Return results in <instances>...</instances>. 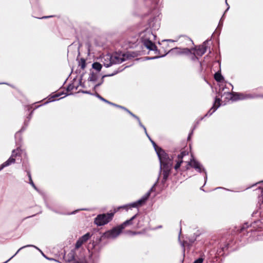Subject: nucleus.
Returning <instances> with one entry per match:
<instances>
[{
	"mask_svg": "<svg viewBox=\"0 0 263 263\" xmlns=\"http://www.w3.org/2000/svg\"><path fill=\"white\" fill-rule=\"evenodd\" d=\"M42 253L43 254V256H45V255H44L42 252Z\"/></svg>",
	"mask_w": 263,
	"mask_h": 263,
	"instance_id": "nucleus-61",
	"label": "nucleus"
},
{
	"mask_svg": "<svg viewBox=\"0 0 263 263\" xmlns=\"http://www.w3.org/2000/svg\"><path fill=\"white\" fill-rule=\"evenodd\" d=\"M226 3L227 5H228L227 0H226Z\"/></svg>",
	"mask_w": 263,
	"mask_h": 263,
	"instance_id": "nucleus-59",
	"label": "nucleus"
},
{
	"mask_svg": "<svg viewBox=\"0 0 263 263\" xmlns=\"http://www.w3.org/2000/svg\"><path fill=\"white\" fill-rule=\"evenodd\" d=\"M109 60V62L108 63H105L104 65L106 67H109L112 64H120L122 63L126 60V55L124 54L122 55L115 54L111 56L107 55L105 60Z\"/></svg>",
	"mask_w": 263,
	"mask_h": 263,
	"instance_id": "nucleus-5",
	"label": "nucleus"
},
{
	"mask_svg": "<svg viewBox=\"0 0 263 263\" xmlns=\"http://www.w3.org/2000/svg\"><path fill=\"white\" fill-rule=\"evenodd\" d=\"M166 54H165L164 55H160V56H155L154 57H146L147 60H154L160 58L164 57Z\"/></svg>",
	"mask_w": 263,
	"mask_h": 263,
	"instance_id": "nucleus-31",
	"label": "nucleus"
},
{
	"mask_svg": "<svg viewBox=\"0 0 263 263\" xmlns=\"http://www.w3.org/2000/svg\"><path fill=\"white\" fill-rule=\"evenodd\" d=\"M146 135L147 136V137L148 138L149 140L151 141V142H152V141H153L151 138V137H149V136L148 135V134L147 133V134H146Z\"/></svg>",
	"mask_w": 263,
	"mask_h": 263,
	"instance_id": "nucleus-46",
	"label": "nucleus"
},
{
	"mask_svg": "<svg viewBox=\"0 0 263 263\" xmlns=\"http://www.w3.org/2000/svg\"><path fill=\"white\" fill-rule=\"evenodd\" d=\"M106 103H107V104H110V105H112V106H114V105H115V103H112V102H109V101H108V100H107V102H106Z\"/></svg>",
	"mask_w": 263,
	"mask_h": 263,
	"instance_id": "nucleus-43",
	"label": "nucleus"
},
{
	"mask_svg": "<svg viewBox=\"0 0 263 263\" xmlns=\"http://www.w3.org/2000/svg\"><path fill=\"white\" fill-rule=\"evenodd\" d=\"M88 80L90 81H92V82L96 81L97 80V74L93 72H90L89 78H88Z\"/></svg>",
	"mask_w": 263,
	"mask_h": 263,
	"instance_id": "nucleus-24",
	"label": "nucleus"
},
{
	"mask_svg": "<svg viewBox=\"0 0 263 263\" xmlns=\"http://www.w3.org/2000/svg\"><path fill=\"white\" fill-rule=\"evenodd\" d=\"M249 227V224L248 223H245L240 229V233H242L245 231L246 228Z\"/></svg>",
	"mask_w": 263,
	"mask_h": 263,
	"instance_id": "nucleus-30",
	"label": "nucleus"
},
{
	"mask_svg": "<svg viewBox=\"0 0 263 263\" xmlns=\"http://www.w3.org/2000/svg\"><path fill=\"white\" fill-rule=\"evenodd\" d=\"M227 5L228 6V8H227V9H226V10L225 11V12H224V13H226V12H227V11L229 9V8H230V7H229V6L228 5H228Z\"/></svg>",
	"mask_w": 263,
	"mask_h": 263,
	"instance_id": "nucleus-52",
	"label": "nucleus"
},
{
	"mask_svg": "<svg viewBox=\"0 0 263 263\" xmlns=\"http://www.w3.org/2000/svg\"><path fill=\"white\" fill-rule=\"evenodd\" d=\"M137 216V214L133 216L131 218H130L128 220H126L123 223H122L121 224H120V227L122 228L123 230L127 226L132 225V221L133 220L136 218Z\"/></svg>",
	"mask_w": 263,
	"mask_h": 263,
	"instance_id": "nucleus-16",
	"label": "nucleus"
},
{
	"mask_svg": "<svg viewBox=\"0 0 263 263\" xmlns=\"http://www.w3.org/2000/svg\"><path fill=\"white\" fill-rule=\"evenodd\" d=\"M228 85H230V86L232 87V85L230 83H229Z\"/></svg>",
	"mask_w": 263,
	"mask_h": 263,
	"instance_id": "nucleus-57",
	"label": "nucleus"
},
{
	"mask_svg": "<svg viewBox=\"0 0 263 263\" xmlns=\"http://www.w3.org/2000/svg\"><path fill=\"white\" fill-rule=\"evenodd\" d=\"M122 230V228L119 225L105 232L102 237L107 239H114L119 235Z\"/></svg>",
	"mask_w": 263,
	"mask_h": 263,
	"instance_id": "nucleus-6",
	"label": "nucleus"
},
{
	"mask_svg": "<svg viewBox=\"0 0 263 263\" xmlns=\"http://www.w3.org/2000/svg\"><path fill=\"white\" fill-rule=\"evenodd\" d=\"M121 70H117L115 71L113 73H112L111 74H106V75H104V76H102L101 82L100 83H98L96 85H95L94 88H96L102 84V83L103 82V78H105L106 77L113 76L116 74L117 73H118L119 72L121 71Z\"/></svg>",
	"mask_w": 263,
	"mask_h": 263,
	"instance_id": "nucleus-17",
	"label": "nucleus"
},
{
	"mask_svg": "<svg viewBox=\"0 0 263 263\" xmlns=\"http://www.w3.org/2000/svg\"><path fill=\"white\" fill-rule=\"evenodd\" d=\"M180 37L184 39L185 41H189V42H191L192 44H193V41L190 38L188 37L187 36H185V35H182Z\"/></svg>",
	"mask_w": 263,
	"mask_h": 263,
	"instance_id": "nucleus-34",
	"label": "nucleus"
},
{
	"mask_svg": "<svg viewBox=\"0 0 263 263\" xmlns=\"http://www.w3.org/2000/svg\"><path fill=\"white\" fill-rule=\"evenodd\" d=\"M51 17V16H44L42 17V18H47L48 17Z\"/></svg>",
	"mask_w": 263,
	"mask_h": 263,
	"instance_id": "nucleus-53",
	"label": "nucleus"
},
{
	"mask_svg": "<svg viewBox=\"0 0 263 263\" xmlns=\"http://www.w3.org/2000/svg\"><path fill=\"white\" fill-rule=\"evenodd\" d=\"M220 99L219 98H216L212 107L209 110L208 113L205 114L204 116H210L212 115L218 109V108L220 107Z\"/></svg>",
	"mask_w": 263,
	"mask_h": 263,
	"instance_id": "nucleus-14",
	"label": "nucleus"
},
{
	"mask_svg": "<svg viewBox=\"0 0 263 263\" xmlns=\"http://www.w3.org/2000/svg\"><path fill=\"white\" fill-rule=\"evenodd\" d=\"M77 263H86L85 258L80 259V261H77Z\"/></svg>",
	"mask_w": 263,
	"mask_h": 263,
	"instance_id": "nucleus-38",
	"label": "nucleus"
},
{
	"mask_svg": "<svg viewBox=\"0 0 263 263\" xmlns=\"http://www.w3.org/2000/svg\"><path fill=\"white\" fill-rule=\"evenodd\" d=\"M140 37L142 43L146 48L149 50L154 51L155 53H158L159 51L153 41L156 40V35L151 29L146 28L144 31L140 33Z\"/></svg>",
	"mask_w": 263,
	"mask_h": 263,
	"instance_id": "nucleus-3",
	"label": "nucleus"
},
{
	"mask_svg": "<svg viewBox=\"0 0 263 263\" xmlns=\"http://www.w3.org/2000/svg\"><path fill=\"white\" fill-rule=\"evenodd\" d=\"M131 116H132L133 118H135L137 120H139V118L138 117H137V116H136L135 115H134L133 113L131 112L129 114Z\"/></svg>",
	"mask_w": 263,
	"mask_h": 263,
	"instance_id": "nucleus-39",
	"label": "nucleus"
},
{
	"mask_svg": "<svg viewBox=\"0 0 263 263\" xmlns=\"http://www.w3.org/2000/svg\"><path fill=\"white\" fill-rule=\"evenodd\" d=\"M146 135L147 136V137L148 138L149 140L151 141V142H152V141H153L151 138V137H149V136L148 135V134L147 133V134H146Z\"/></svg>",
	"mask_w": 263,
	"mask_h": 263,
	"instance_id": "nucleus-48",
	"label": "nucleus"
},
{
	"mask_svg": "<svg viewBox=\"0 0 263 263\" xmlns=\"http://www.w3.org/2000/svg\"><path fill=\"white\" fill-rule=\"evenodd\" d=\"M229 246H230L229 243H226V245H224V246L221 247V250H222V251L224 252L226 250L228 249V248H229Z\"/></svg>",
	"mask_w": 263,
	"mask_h": 263,
	"instance_id": "nucleus-36",
	"label": "nucleus"
},
{
	"mask_svg": "<svg viewBox=\"0 0 263 263\" xmlns=\"http://www.w3.org/2000/svg\"><path fill=\"white\" fill-rule=\"evenodd\" d=\"M224 88L222 85L220 86L219 90L218 92V95L222 98L223 96H226V99L228 100H231L233 101L239 100H245L248 99H254L258 97H263V95H258L256 93H232L230 92L229 90L225 91Z\"/></svg>",
	"mask_w": 263,
	"mask_h": 263,
	"instance_id": "nucleus-2",
	"label": "nucleus"
},
{
	"mask_svg": "<svg viewBox=\"0 0 263 263\" xmlns=\"http://www.w3.org/2000/svg\"><path fill=\"white\" fill-rule=\"evenodd\" d=\"M124 110H125V111H126L128 114H130V113H131L132 112L129 110L127 108H125V109H124Z\"/></svg>",
	"mask_w": 263,
	"mask_h": 263,
	"instance_id": "nucleus-44",
	"label": "nucleus"
},
{
	"mask_svg": "<svg viewBox=\"0 0 263 263\" xmlns=\"http://www.w3.org/2000/svg\"><path fill=\"white\" fill-rule=\"evenodd\" d=\"M32 111H31V112L30 114L29 117H28L29 118V120L30 119V118H31V115H32Z\"/></svg>",
	"mask_w": 263,
	"mask_h": 263,
	"instance_id": "nucleus-50",
	"label": "nucleus"
},
{
	"mask_svg": "<svg viewBox=\"0 0 263 263\" xmlns=\"http://www.w3.org/2000/svg\"><path fill=\"white\" fill-rule=\"evenodd\" d=\"M79 65L81 67V69H84L85 68L86 62L84 59H81Z\"/></svg>",
	"mask_w": 263,
	"mask_h": 263,
	"instance_id": "nucleus-26",
	"label": "nucleus"
},
{
	"mask_svg": "<svg viewBox=\"0 0 263 263\" xmlns=\"http://www.w3.org/2000/svg\"><path fill=\"white\" fill-rule=\"evenodd\" d=\"M190 54H191V59L193 61H198L199 66L201 67L202 66L201 63L199 61V59H198V57L196 56V53H191Z\"/></svg>",
	"mask_w": 263,
	"mask_h": 263,
	"instance_id": "nucleus-22",
	"label": "nucleus"
},
{
	"mask_svg": "<svg viewBox=\"0 0 263 263\" xmlns=\"http://www.w3.org/2000/svg\"><path fill=\"white\" fill-rule=\"evenodd\" d=\"M66 259L68 262L77 260V259L75 258V256H74V252L73 251H71L69 253H68V254L67 255V256L66 257Z\"/></svg>",
	"mask_w": 263,
	"mask_h": 263,
	"instance_id": "nucleus-19",
	"label": "nucleus"
},
{
	"mask_svg": "<svg viewBox=\"0 0 263 263\" xmlns=\"http://www.w3.org/2000/svg\"><path fill=\"white\" fill-rule=\"evenodd\" d=\"M77 263H86L85 258L80 259V261H77Z\"/></svg>",
	"mask_w": 263,
	"mask_h": 263,
	"instance_id": "nucleus-37",
	"label": "nucleus"
},
{
	"mask_svg": "<svg viewBox=\"0 0 263 263\" xmlns=\"http://www.w3.org/2000/svg\"><path fill=\"white\" fill-rule=\"evenodd\" d=\"M113 216L112 213L99 214L95 218L94 223L97 226H104L112 219Z\"/></svg>",
	"mask_w": 263,
	"mask_h": 263,
	"instance_id": "nucleus-4",
	"label": "nucleus"
},
{
	"mask_svg": "<svg viewBox=\"0 0 263 263\" xmlns=\"http://www.w3.org/2000/svg\"><path fill=\"white\" fill-rule=\"evenodd\" d=\"M259 189H261V193L263 194V188H259Z\"/></svg>",
	"mask_w": 263,
	"mask_h": 263,
	"instance_id": "nucleus-56",
	"label": "nucleus"
},
{
	"mask_svg": "<svg viewBox=\"0 0 263 263\" xmlns=\"http://www.w3.org/2000/svg\"><path fill=\"white\" fill-rule=\"evenodd\" d=\"M114 106L118 108H120V105L115 104V105H114Z\"/></svg>",
	"mask_w": 263,
	"mask_h": 263,
	"instance_id": "nucleus-51",
	"label": "nucleus"
},
{
	"mask_svg": "<svg viewBox=\"0 0 263 263\" xmlns=\"http://www.w3.org/2000/svg\"><path fill=\"white\" fill-rule=\"evenodd\" d=\"M92 67L98 72H99L101 71L102 66L99 62H94L92 65Z\"/></svg>",
	"mask_w": 263,
	"mask_h": 263,
	"instance_id": "nucleus-21",
	"label": "nucleus"
},
{
	"mask_svg": "<svg viewBox=\"0 0 263 263\" xmlns=\"http://www.w3.org/2000/svg\"><path fill=\"white\" fill-rule=\"evenodd\" d=\"M74 213H75V212H73L71 214H74Z\"/></svg>",
	"mask_w": 263,
	"mask_h": 263,
	"instance_id": "nucleus-60",
	"label": "nucleus"
},
{
	"mask_svg": "<svg viewBox=\"0 0 263 263\" xmlns=\"http://www.w3.org/2000/svg\"><path fill=\"white\" fill-rule=\"evenodd\" d=\"M187 155V153L185 151H182L178 155L177 158L182 160L183 158Z\"/></svg>",
	"mask_w": 263,
	"mask_h": 263,
	"instance_id": "nucleus-29",
	"label": "nucleus"
},
{
	"mask_svg": "<svg viewBox=\"0 0 263 263\" xmlns=\"http://www.w3.org/2000/svg\"><path fill=\"white\" fill-rule=\"evenodd\" d=\"M206 42H204L202 45L199 46L191 49V51L195 50L197 55L202 56L203 55L206 51Z\"/></svg>",
	"mask_w": 263,
	"mask_h": 263,
	"instance_id": "nucleus-13",
	"label": "nucleus"
},
{
	"mask_svg": "<svg viewBox=\"0 0 263 263\" xmlns=\"http://www.w3.org/2000/svg\"><path fill=\"white\" fill-rule=\"evenodd\" d=\"M193 130L194 129H192V132L189 134V136H188V137H187V140H189L191 137V136L193 134Z\"/></svg>",
	"mask_w": 263,
	"mask_h": 263,
	"instance_id": "nucleus-41",
	"label": "nucleus"
},
{
	"mask_svg": "<svg viewBox=\"0 0 263 263\" xmlns=\"http://www.w3.org/2000/svg\"><path fill=\"white\" fill-rule=\"evenodd\" d=\"M161 175H159V177H158L157 179V181L154 183V184L153 185V186L151 188L149 191L146 193L144 196H142V197L138 200V202L140 203L141 205H142L148 198V197L150 196L151 192L155 190V187L156 185L157 184L160 176Z\"/></svg>",
	"mask_w": 263,
	"mask_h": 263,
	"instance_id": "nucleus-12",
	"label": "nucleus"
},
{
	"mask_svg": "<svg viewBox=\"0 0 263 263\" xmlns=\"http://www.w3.org/2000/svg\"><path fill=\"white\" fill-rule=\"evenodd\" d=\"M106 103H107V104H110V105H112V106H114V105H115V103H112V102H109V101H108V100H107V102H106Z\"/></svg>",
	"mask_w": 263,
	"mask_h": 263,
	"instance_id": "nucleus-42",
	"label": "nucleus"
},
{
	"mask_svg": "<svg viewBox=\"0 0 263 263\" xmlns=\"http://www.w3.org/2000/svg\"><path fill=\"white\" fill-rule=\"evenodd\" d=\"M153 146L157 153L160 162V175H162L161 183L164 184L168 178L173 165V158L161 147L157 146L154 141H152Z\"/></svg>",
	"mask_w": 263,
	"mask_h": 263,
	"instance_id": "nucleus-1",
	"label": "nucleus"
},
{
	"mask_svg": "<svg viewBox=\"0 0 263 263\" xmlns=\"http://www.w3.org/2000/svg\"><path fill=\"white\" fill-rule=\"evenodd\" d=\"M140 205H141V204H140V203L138 202V200H137L136 202L129 203L128 204L123 205V206H121V208L127 209L128 208L131 209L132 208H137Z\"/></svg>",
	"mask_w": 263,
	"mask_h": 263,
	"instance_id": "nucleus-18",
	"label": "nucleus"
},
{
	"mask_svg": "<svg viewBox=\"0 0 263 263\" xmlns=\"http://www.w3.org/2000/svg\"><path fill=\"white\" fill-rule=\"evenodd\" d=\"M148 28L151 29L152 31L158 30L160 26V18H159V16H157L156 17H154L152 19L150 20L148 22Z\"/></svg>",
	"mask_w": 263,
	"mask_h": 263,
	"instance_id": "nucleus-10",
	"label": "nucleus"
},
{
	"mask_svg": "<svg viewBox=\"0 0 263 263\" xmlns=\"http://www.w3.org/2000/svg\"><path fill=\"white\" fill-rule=\"evenodd\" d=\"M24 129L23 128H22L19 132H18L17 133H16L15 135V140H16V143L17 144V145H20V144L19 143V142L21 141L22 140V138L21 137V133L24 130Z\"/></svg>",
	"mask_w": 263,
	"mask_h": 263,
	"instance_id": "nucleus-20",
	"label": "nucleus"
},
{
	"mask_svg": "<svg viewBox=\"0 0 263 263\" xmlns=\"http://www.w3.org/2000/svg\"><path fill=\"white\" fill-rule=\"evenodd\" d=\"M23 168L25 170V171L26 172L27 176H28V177L29 178V184L35 190L37 191L38 190H37V187H36V186L35 185L34 183H33V181L32 180L31 175V173H30L29 167L27 165H25L24 164V163H23Z\"/></svg>",
	"mask_w": 263,
	"mask_h": 263,
	"instance_id": "nucleus-15",
	"label": "nucleus"
},
{
	"mask_svg": "<svg viewBox=\"0 0 263 263\" xmlns=\"http://www.w3.org/2000/svg\"><path fill=\"white\" fill-rule=\"evenodd\" d=\"M204 260V258L202 256L196 259L193 263H202Z\"/></svg>",
	"mask_w": 263,
	"mask_h": 263,
	"instance_id": "nucleus-32",
	"label": "nucleus"
},
{
	"mask_svg": "<svg viewBox=\"0 0 263 263\" xmlns=\"http://www.w3.org/2000/svg\"><path fill=\"white\" fill-rule=\"evenodd\" d=\"M137 121L138 122V123H139V125H140V126H141L142 128H143V129L144 130V132H145V134H147V131H146V127L142 124L140 119H139V120H137Z\"/></svg>",
	"mask_w": 263,
	"mask_h": 263,
	"instance_id": "nucleus-33",
	"label": "nucleus"
},
{
	"mask_svg": "<svg viewBox=\"0 0 263 263\" xmlns=\"http://www.w3.org/2000/svg\"><path fill=\"white\" fill-rule=\"evenodd\" d=\"M151 2H153L154 0H150Z\"/></svg>",
	"mask_w": 263,
	"mask_h": 263,
	"instance_id": "nucleus-62",
	"label": "nucleus"
},
{
	"mask_svg": "<svg viewBox=\"0 0 263 263\" xmlns=\"http://www.w3.org/2000/svg\"><path fill=\"white\" fill-rule=\"evenodd\" d=\"M181 229H180V233H179V239L180 238V235L181 234Z\"/></svg>",
	"mask_w": 263,
	"mask_h": 263,
	"instance_id": "nucleus-55",
	"label": "nucleus"
},
{
	"mask_svg": "<svg viewBox=\"0 0 263 263\" xmlns=\"http://www.w3.org/2000/svg\"><path fill=\"white\" fill-rule=\"evenodd\" d=\"M83 93H87V94H90V93L88 91H82Z\"/></svg>",
	"mask_w": 263,
	"mask_h": 263,
	"instance_id": "nucleus-49",
	"label": "nucleus"
},
{
	"mask_svg": "<svg viewBox=\"0 0 263 263\" xmlns=\"http://www.w3.org/2000/svg\"><path fill=\"white\" fill-rule=\"evenodd\" d=\"M224 15V13L223 14V16H222V17L221 18V19L219 21V25H218L219 26L222 25V19H223Z\"/></svg>",
	"mask_w": 263,
	"mask_h": 263,
	"instance_id": "nucleus-40",
	"label": "nucleus"
},
{
	"mask_svg": "<svg viewBox=\"0 0 263 263\" xmlns=\"http://www.w3.org/2000/svg\"><path fill=\"white\" fill-rule=\"evenodd\" d=\"M167 53H173L177 55L179 54H190L191 53V50L187 48H174L171 49Z\"/></svg>",
	"mask_w": 263,
	"mask_h": 263,
	"instance_id": "nucleus-9",
	"label": "nucleus"
},
{
	"mask_svg": "<svg viewBox=\"0 0 263 263\" xmlns=\"http://www.w3.org/2000/svg\"><path fill=\"white\" fill-rule=\"evenodd\" d=\"M129 233H131L132 235H136V234L139 233H137V232H132V231H129Z\"/></svg>",
	"mask_w": 263,
	"mask_h": 263,
	"instance_id": "nucleus-45",
	"label": "nucleus"
},
{
	"mask_svg": "<svg viewBox=\"0 0 263 263\" xmlns=\"http://www.w3.org/2000/svg\"><path fill=\"white\" fill-rule=\"evenodd\" d=\"M214 78L215 80L217 82H221L223 80V77L219 73H216L214 76Z\"/></svg>",
	"mask_w": 263,
	"mask_h": 263,
	"instance_id": "nucleus-25",
	"label": "nucleus"
},
{
	"mask_svg": "<svg viewBox=\"0 0 263 263\" xmlns=\"http://www.w3.org/2000/svg\"><path fill=\"white\" fill-rule=\"evenodd\" d=\"M61 96V94L60 93H58V94H56L54 96H53L52 97H51V98H49L48 99V101H47L46 102H45L44 103V104H47L49 102H52L53 101H54V99H53V98H57V97H60Z\"/></svg>",
	"mask_w": 263,
	"mask_h": 263,
	"instance_id": "nucleus-28",
	"label": "nucleus"
},
{
	"mask_svg": "<svg viewBox=\"0 0 263 263\" xmlns=\"http://www.w3.org/2000/svg\"><path fill=\"white\" fill-rule=\"evenodd\" d=\"M146 135L147 136V137L148 138L149 140L151 141V142H152V141H153L151 138V137H149V136L148 135V134L147 133V134H146Z\"/></svg>",
	"mask_w": 263,
	"mask_h": 263,
	"instance_id": "nucleus-47",
	"label": "nucleus"
},
{
	"mask_svg": "<svg viewBox=\"0 0 263 263\" xmlns=\"http://www.w3.org/2000/svg\"><path fill=\"white\" fill-rule=\"evenodd\" d=\"M48 260H52V259H50V258H47Z\"/></svg>",
	"mask_w": 263,
	"mask_h": 263,
	"instance_id": "nucleus-58",
	"label": "nucleus"
},
{
	"mask_svg": "<svg viewBox=\"0 0 263 263\" xmlns=\"http://www.w3.org/2000/svg\"><path fill=\"white\" fill-rule=\"evenodd\" d=\"M187 164L192 166V167L194 168L199 173H201L202 172H203L204 173V180L205 183L208 178L207 174L202 165L200 162L195 160L194 158L191 159L190 161H189L187 162Z\"/></svg>",
	"mask_w": 263,
	"mask_h": 263,
	"instance_id": "nucleus-8",
	"label": "nucleus"
},
{
	"mask_svg": "<svg viewBox=\"0 0 263 263\" xmlns=\"http://www.w3.org/2000/svg\"><path fill=\"white\" fill-rule=\"evenodd\" d=\"M176 163L174 166V169L176 171H177L180 168L181 163L183 162V160L177 158V159L176 160Z\"/></svg>",
	"mask_w": 263,
	"mask_h": 263,
	"instance_id": "nucleus-23",
	"label": "nucleus"
},
{
	"mask_svg": "<svg viewBox=\"0 0 263 263\" xmlns=\"http://www.w3.org/2000/svg\"><path fill=\"white\" fill-rule=\"evenodd\" d=\"M119 108H121V109H122L124 110L125 109V107L120 105Z\"/></svg>",
	"mask_w": 263,
	"mask_h": 263,
	"instance_id": "nucleus-54",
	"label": "nucleus"
},
{
	"mask_svg": "<svg viewBox=\"0 0 263 263\" xmlns=\"http://www.w3.org/2000/svg\"><path fill=\"white\" fill-rule=\"evenodd\" d=\"M77 88H78V86H75L74 85V84L72 83V84H70L68 85V86H67V90L68 91H72L74 88L76 89H77Z\"/></svg>",
	"mask_w": 263,
	"mask_h": 263,
	"instance_id": "nucleus-27",
	"label": "nucleus"
},
{
	"mask_svg": "<svg viewBox=\"0 0 263 263\" xmlns=\"http://www.w3.org/2000/svg\"><path fill=\"white\" fill-rule=\"evenodd\" d=\"M21 148L18 147L16 149H13L12 152L11 157L5 162L0 165V171L5 167L8 166L11 164L14 163L15 161V157L20 154Z\"/></svg>",
	"mask_w": 263,
	"mask_h": 263,
	"instance_id": "nucleus-7",
	"label": "nucleus"
},
{
	"mask_svg": "<svg viewBox=\"0 0 263 263\" xmlns=\"http://www.w3.org/2000/svg\"><path fill=\"white\" fill-rule=\"evenodd\" d=\"M96 97L99 98L100 100H101V101L104 102L106 103V102H107V100H106L105 99L103 98L102 97H101L100 95H99L98 93H96Z\"/></svg>",
	"mask_w": 263,
	"mask_h": 263,
	"instance_id": "nucleus-35",
	"label": "nucleus"
},
{
	"mask_svg": "<svg viewBox=\"0 0 263 263\" xmlns=\"http://www.w3.org/2000/svg\"><path fill=\"white\" fill-rule=\"evenodd\" d=\"M90 234L87 233L80 237L76 243L75 248L77 249L80 248L84 243L86 242L90 238Z\"/></svg>",
	"mask_w": 263,
	"mask_h": 263,
	"instance_id": "nucleus-11",
	"label": "nucleus"
}]
</instances>
